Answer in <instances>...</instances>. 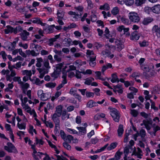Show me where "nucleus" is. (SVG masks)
I'll return each instance as SVG.
<instances>
[{
    "label": "nucleus",
    "instance_id": "13d9d810",
    "mask_svg": "<svg viewBox=\"0 0 160 160\" xmlns=\"http://www.w3.org/2000/svg\"><path fill=\"white\" fill-rule=\"evenodd\" d=\"M160 92V89L158 87H155L154 88L153 91H152L151 92L152 94H154L155 93H159Z\"/></svg>",
    "mask_w": 160,
    "mask_h": 160
},
{
    "label": "nucleus",
    "instance_id": "f704fd0d",
    "mask_svg": "<svg viewBox=\"0 0 160 160\" xmlns=\"http://www.w3.org/2000/svg\"><path fill=\"white\" fill-rule=\"evenodd\" d=\"M57 14L58 15V19H62L64 16V12L63 11H61L60 12H58Z\"/></svg>",
    "mask_w": 160,
    "mask_h": 160
},
{
    "label": "nucleus",
    "instance_id": "774afa93",
    "mask_svg": "<svg viewBox=\"0 0 160 160\" xmlns=\"http://www.w3.org/2000/svg\"><path fill=\"white\" fill-rule=\"evenodd\" d=\"M60 134L62 138L64 140L65 139V138H66V134L63 130H61L60 131Z\"/></svg>",
    "mask_w": 160,
    "mask_h": 160
},
{
    "label": "nucleus",
    "instance_id": "2eb2a0df",
    "mask_svg": "<svg viewBox=\"0 0 160 160\" xmlns=\"http://www.w3.org/2000/svg\"><path fill=\"white\" fill-rule=\"evenodd\" d=\"M32 23H37L38 24H40L42 26H44V24L41 21L39 18H34L30 20Z\"/></svg>",
    "mask_w": 160,
    "mask_h": 160
},
{
    "label": "nucleus",
    "instance_id": "f3484780",
    "mask_svg": "<svg viewBox=\"0 0 160 160\" xmlns=\"http://www.w3.org/2000/svg\"><path fill=\"white\" fill-rule=\"evenodd\" d=\"M139 35L138 32H134L132 34V37L131 39L132 40H137L139 38Z\"/></svg>",
    "mask_w": 160,
    "mask_h": 160
},
{
    "label": "nucleus",
    "instance_id": "69168bd1",
    "mask_svg": "<svg viewBox=\"0 0 160 160\" xmlns=\"http://www.w3.org/2000/svg\"><path fill=\"white\" fill-rule=\"evenodd\" d=\"M86 95L87 97L90 98L91 97H93L94 95V94L93 92H86Z\"/></svg>",
    "mask_w": 160,
    "mask_h": 160
},
{
    "label": "nucleus",
    "instance_id": "72a5a7b5",
    "mask_svg": "<svg viewBox=\"0 0 160 160\" xmlns=\"http://www.w3.org/2000/svg\"><path fill=\"white\" fill-rule=\"evenodd\" d=\"M22 30V28L21 26H18L16 28H14L13 33L16 34L18 32H21Z\"/></svg>",
    "mask_w": 160,
    "mask_h": 160
},
{
    "label": "nucleus",
    "instance_id": "412c9836",
    "mask_svg": "<svg viewBox=\"0 0 160 160\" xmlns=\"http://www.w3.org/2000/svg\"><path fill=\"white\" fill-rule=\"evenodd\" d=\"M112 79L111 80V81L112 82L114 83L116 82H119L116 73L112 74Z\"/></svg>",
    "mask_w": 160,
    "mask_h": 160
},
{
    "label": "nucleus",
    "instance_id": "9d476101",
    "mask_svg": "<svg viewBox=\"0 0 160 160\" xmlns=\"http://www.w3.org/2000/svg\"><path fill=\"white\" fill-rule=\"evenodd\" d=\"M59 117L56 114H54L52 116V118L53 121L54 122L55 124L56 125V126H59L60 121L58 118Z\"/></svg>",
    "mask_w": 160,
    "mask_h": 160
},
{
    "label": "nucleus",
    "instance_id": "603ef678",
    "mask_svg": "<svg viewBox=\"0 0 160 160\" xmlns=\"http://www.w3.org/2000/svg\"><path fill=\"white\" fill-rule=\"evenodd\" d=\"M18 45L21 47H22L24 49H27L28 47V44L25 43L23 44L22 42H20L18 44Z\"/></svg>",
    "mask_w": 160,
    "mask_h": 160
},
{
    "label": "nucleus",
    "instance_id": "39448f33",
    "mask_svg": "<svg viewBox=\"0 0 160 160\" xmlns=\"http://www.w3.org/2000/svg\"><path fill=\"white\" fill-rule=\"evenodd\" d=\"M54 52L57 54H55L54 56L55 61L58 62H59L62 61V58L60 57L62 55V52L61 51H58L56 49H54Z\"/></svg>",
    "mask_w": 160,
    "mask_h": 160
},
{
    "label": "nucleus",
    "instance_id": "a211bd4d",
    "mask_svg": "<svg viewBox=\"0 0 160 160\" xmlns=\"http://www.w3.org/2000/svg\"><path fill=\"white\" fill-rule=\"evenodd\" d=\"M153 20V19L152 18L148 17L144 18L143 21L142 23L143 24L146 25L152 22Z\"/></svg>",
    "mask_w": 160,
    "mask_h": 160
},
{
    "label": "nucleus",
    "instance_id": "864d4df0",
    "mask_svg": "<svg viewBox=\"0 0 160 160\" xmlns=\"http://www.w3.org/2000/svg\"><path fill=\"white\" fill-rule=\"evenodd\" d=\"M77 128L80 132H82L84 134H85L86 133V129L85 128L83 127H78Z\"/></svg>",
    "mask_w": 160,
    "mask_h": 160
},
{
    "label": "nucleus",
    "instance_id": "f8f14e48",
    "mask_svg": "<svg viewBox=\"0 0 160 160\" xmlns=\"http://www.w3.org/2000/svg\"><path fill=\"white\" fill-rule=\"evenodd\" d=\"M152 11L155 13L158 14L160 13V5H155L152 8Z\"/></svg>",
    "mask_w": 160,
    "mask_h": 160
},
{
    "label": "nucleus",
    "instance_id": "bb28decb",
    "mask_svg": "<svg viewBox=\"0 0 160 160\" xmlns=\"http://www.w3.org/2000/svg\"><path fill=\"white\" fill-rule=\"evenodd\" d=\"M137 149V151H136V154L137 155V158H141L142 156V152L139 148L138 147Z\"/></svg>",
    "mask_w": 160,
    "mask_h": 160
},
{
    "label": "nucleus",
    "instance_id": "20e7f679",
    "mask_svg": "<svg viewBox=\"0 0 160 160\" xmlns=\"http://www.w3.org/2000/svg\"><path fill=\"white\" fill-rule=\"evenodd\" d=\"M8 146H5L4 147V149L9 152H13L17 153L18 151L16 150L14 145L10 142H8L7 143Z\"/></svg>",
    "mask_w": 160,
    "mask_h": 160
},
{
    "label": "nucleus",
    "instance_id": "a878e982",
    "mask_svg": "<svg viewBox=\"0 0 160 160\" xmlns=\"http://www.w3.org/2000/svg\"><path fill=\"white\" fill-rule=\"evenodd\" d=\"M122 154V152H120L119 151H117L115 154L114 158L115 160H119L121 158V155Z\"/></svg>",
    "mask_w": 160,
    "mask_h": 160
},
{
    "label": "nucleus",
    "instance_id": "423d86ee",
    "mask_svg": "<svg viewBox=\"0 0 160 160\" xmlns=\"http://www.w3.org/2000/svg\"><path fill=\"white\" fill-rule=\"evenodd\" d=\"M37 69L40 74L39 77L41 78H42L45 74L47 73L48 72V70H47V69H46L45 68H38Z\"/></svg>",
    "mask_w": 160,
    "mask_h": 160
},
{
    "label": "nucleus",
    "instance_id": "4d7b16f0",
    "mask_svg": "<svg viewBox=\"0 0 160 160\" xmlns=\"http://www.w3.org/2000/svg\"><path fill=\"white\" fill-rule=\"evenodd\" d=\"M24 106L23 108L25 110H27V112H31V108L28 104H25L24 105Z\"/></svg>",
    "mask_w": 160,
    "mask_h": 160
},
{
    "label": "nucleus",
    "instance_id": "1a4fd4ad",
    "mask_svg": "<svg viewBox=\"0 0 160 160\" xmlns=\"http://www.w3.org/2000/svg\"><path fill=\"white\" fill-rule=\"evenodd\" d=\"M26 53L28 55H31L32 56H37L39 54L38 51H37L36 52L34 50H27L26 51Z\"/></svg>",
    "mask_w": 160,
    "mask_h": 160
},
{
    "label": "nucleus",
    "instance_id": "f03ea898",
    "mask_svg": "<svg viewBox=\"0 0 160 160\" xmlns=\"http://www.w3.org/2000/svg\"><path fill=\"white\" fill-rule=\"evenodd\" d=\"M129 14V18L131 22H138L139 21L140 18L137 13L135 12H131Z\"/></svg>",
    "mask_w": 160,
    "mask_h": 160
},
{
    "label": "nucleus",
    "instance_id": "2f4dec72",
    "mask_svg": "<svg viewBox=\"0 0 160 160\" xmlns=\"http://www.w3.org/2000/svg\"><path fill=\"white\" fill-rule=\"evenodd\" d=\"M119 12L118 8L117 7L114 8L111 11L112 13L114 15H116Z\"/></svg>",
    "mask_w": 160,
    "mask_h": 160
},
{
    "label": "nucleus",
    "instance_id": "4468645a",
    "mask_svg": "<svg viewBox=\"0 0 160 160\" xmlns=\"http://www.w3.org/2000/svg\"><path fill=\"white\" fill-rule=\"evenodd\" d=\"M62 107L61 105L58 106L56 108L55 112L54 114H56L58 117H60L62 114Z\"/></svg>",
    "mask_w": 160,
    "mask_h": 160
},
{
    "label": "nucleus",
    "instance_id": "8fccbe9b",
    "mask_svg": "<svg viewBox=\"0 0 160 160\" xmlns=\"http://www.w3.org/2000/svg\"><path fill=\"white\" fill-rule=\"evenodd\" d=\"M31 81L34 82L33 83L37 85H40L42 83L41 81L38 78H37L35 80H32Z\"/></svg>",
    "mask_w": 160,
    "mask_h": 160
},
{
    "label": "nucleus",
    "instance_id": "b1692460",
    "mask_svg": "<svg viewBox=\"0 0 160 160\" xmlns=\"http://www.w3.org/2000/svg\"><path fill=\"white\" fill-rule=\"evenodd\" d=\"M37 63L36 64V66L38 68L41 67L42 66V63L43 62V59L41 58H37Z\"/></svg>",
    "mask_w": 160,
    "mask_h": 160
},
{
    "label": "nucleus",
    "instance_id": "7c9ffc66",
    "mask_svg": "<svg viewBox=\"0 0 160 160\" xmlns=\"http://www.w3.org/2000/svg\"><path fill=\"white\" fill-rule=\"evenodd\" d=\"M23 74H26L27 76H28L29 77V79L32 81V79L30 78L32 75V72L31 70H25L23 71Z\"/></svg>",
    "mask_w": 160,
    "mask_h": 160
},
{
    "label": "nucleus",
    "instance_id": "5fc2aeb1",
    "mask_svg": "<svg viewBox=\"0 0 160 160\" xmlns=\"http://www.w3.org/2000/svg\"><path fill=\"white\" fill-rule=\"evenodd\" d=\"M142 122H144V124L145 126L149 125V124H152V123L151 119H150L148 120H143Z\"/></svg>",
    "mask_w": 160,
    "mask_h": 160
},
{
    "label": "nucleus",
    "instance_id": "6ab92c4d",
    "mask_svg": "<svg viewBox=\"0 0 160 160\" xmlns=\"http://www.w3.org/2000/svg\"><path fill=\"white\" fill-rule=\"evenodd\" d=\"M99 9L100 10H104L106 11H108L110 9V8L109 4L106 3L103 5L100 6Z\"/></svg>",
    "mask_w": 160,
    "mask_h": 160
},
{
    "label": "nucleus",
    "instance_id": "ea45409f",
    "mask_svg": "<svg viewBox=\"0 0 160 160\" xmlns=\"http://www.w3.org/2000/svg\"><path fill=\"white\" fill-rule=\"evenodd\" d=\"M134 0H125V3L126 5L128 6H131L134 3Z\"/></svg>",
    "mask_w": 160,
    "mask_h": 160
},
{
    "label": "nucleus",
    "instance_id": "680f3d73",
    "mask_svg": "<svg viewBox=\"0 0 160 160\" xmlns=\"http://www.w3.org/2000/svg\"><path fill=\"white\" fill-rule=\"evenodd\" d=\"M19 54L23 57L26 58L27 57L26 54L24 52H22L21 48L19 49Z\"/></svg>",
    "mask_w": 160,
    "mask_h": 160
},
{
    "label": "nucleus",
    "instance_id": "6e6552de",
    "mask_svg": "<svg viewBox=\"0 0 160 160\" xmlns=\"http://www.w3.org/2000/svg\"><path fill=\"white\" fill-rule=\"evenodd\" d=\"M96 59V56L94 55L92 57H90L89 60L88 61L90 66L94 67L96 66V63L95 61Z\"/></svg>",
    "mask_w": 160,
    "mask_h": 160
},
{
    "label": "nucleus",
    "instance_id": "c756f323",
    "mask_svg": "<svg viewBox=\"0 0 160 160\" xmlns=\"http://www.w3.org/2000/svg\"><path fill=\"white\" fill-rule=\"evenodd\" d=\"M86 1L88 4V9H91L93 7L94 5L92 0H87Z\"/></svg>",
    "mask_w": 160,
    "mask_h": 160
},
{
    "label": "nucleus",
    "instance_id": "5701e85b",
    "mask_svg": "<svg viewBox=\"0 0 160 160\" xmlns=\"http://www.w3.org/2000/svg\"><path fill=\"white\" fill-rule=\"evenodd\" d=\"M118 143L116 142L112 143L110 145L107 147V149L108 150H111L114 149L117 146Z\"/></svg>",
    "mask_w": 160,
    "mask_h": 160
},
{
    "label": "nucleus",
    "instance_id": "4c0bfd02",
    "mask_svg": "<svg viewBox=\"0 0 160 160\" xmlns=\"http://www.w3.org/2000/svg\"><path fill=\"white\" fill-rule=\"evenodd\" d=\"M111 52L109 50L107 49H106L104 51H103L102 52V54L105 56V57H108L111 54Z\"/></svg>",
    "mask_w": 160,
    "mask_h": 160
},
{
    "label": "nucleus",
    "instance_id": "c9c22d12",
    "mask_svg": "<svg viewBox=\"0 0 160 160\" xmlns=\"http://www.w3.org/2000/svg\"><path fill=\"white\" fill-rule=\"evenodd\" d=\"M56 83L55 82H49L45 84V86L50 88H53L55 87L56 85Z\"/></svg>",
    "mask_w": 160,
    "mask_h": 160
},
{
    "label": "nucleus",
    "instance_id": "de8ad7c7",
    "mask_svg": "<svg viewBox=\"0 0 160 160\" xmlns=\"http://www.w3.org/2000/svg\"><path fill=\"white\" fill-rule=\"evenodd\" d=\"M17 126L20 129H25L26 128V125L24 123L20 124L19 122H18Z\"/></svg>",
    "mask_w": 160,
    "mask_h": 160
},
{
    "label": "nucleus",
    "instance_id": "e2e57ef3",
    "mask_svg": "<svg viewBox=\"0 0 160 160\" xmlns=\"http://www.w3.org/2000/svg\"><path fill=\"white\" fill-rule=\"evenodd\" d=\"M0 55H1L3 59L5 61L6 59L7 55L5 51H2L0 52Z\"/></svg>",
    "mask_w": 160,
    "mask_h": 160
},
{
    "label": "nucleus",
    "instance_id": "49530a36",
    "mask_svg": "<svg viewBox=\"0 0 160 160\" xmlns=\"http://www.w3.org/2000/svg\"><path fill=\"white\" fill-rule=\"evenodd\" d=\"M32 131L34 132L35 134H37L36 131L35 129L33 128V126L32 125H30L29 132V133H31L32 135L33 134Z\"/></svg>",
    "mask_w": 160,
    "mask_h": 160
},
{
    "label": "nucleus",
    "instance_id": "473e14b6",
    "mask_svg": "<svg viewBox=\"0 0 160 160\" xmlns=\"http://www.w3.org/2000/svg\"><path fill=\"white\" fill-rule=\"evenodd\" d=\"M63 75L62 78L63 79V80L62 81V83L63 85H64L67 83V81L66 80L67 74L66 73H64L63 72H62Z\"/></svg>",
    "mask_w": 160,
    "mask_h": 160
},
{
    "label": "nucleus",
    "instance_id": "a19ab883",
    "mask_svg": "<svg viewBox=\"0 0 160 160\" xmlns=\"http://www.w3.org/2000/svg\"><path fill=\"white\" fill-rule=\"evenodd\" d=\"M73 137L71 135H68L65 138V139L64 140L66 142L67 141H68V143H70L71 141L73 140Z\"/></svg>",
    "mask_w": 160,
    "mask_h": 160
},
{
    "label": "nucleus",
    "instance_id": "ddd939ff",
    "mask_svg": "<svg viewBox=\"0 0 160 160\" xmlns=\"http://www.w3.org/2000/svg\"><path fill=\"white\" fill-rule=\"evenodd\" d=\"M98 105L97 103L92 100L88 101L87 104V107L89 108H92L94 106H97Z\"/></svg>",
    "mask_w": 160,
    "mask_h": 160
},
{
    "label": "nucleus",
    "instance_id": "4be33fe9",
    "mask_svg": "<svg viewBox=\"0 0 160 160\" xmlns=\"http://www.w3.org/2000/svg\"><path fill=\"white\" fill-rule=\"evenodd\" d=\"M7 29H4V31L5 33L8 34L9 33H12V32H13L14 28L9 25L7 26Z\"/></svg>",
    "mask_w": 160,
    "mask_h": 160
},
{
    "label": "nucleus",
    "instance_id": "e433bc0d",
    "mask_svg": "<svg viewBox=\"0 0 160 160\" xmlns=\"http://www.w3.org/2000/svg\"><path fill=\"white\" fill-rule=\"evenodd\" d=\"M43 64L44 67L46 68V69H47L48 70L51 67L49 66V63L48 60H47L43 62Z\"/></svg>",
    "mask_w": 160,
    "mask_h": 160
},
{
    "label": "nucleus",
    "instance_id": "37998d69",
    "mask_svg": "<svg viewBox=\"0 0 160 160\" xmlns=\"http://www.w3.org/2000/svg\"><path fill=\"white\" fill-rule=\"evenodd\" d=\"M63 63H61L58 65H57L56 67V70L59 71V72H61L62 68V66L63 65Z\"/></svg>",
    "mask_w": 160,
    "mask_h": 160
},
{
    "label": "nucleus",
    "instance_id": "58836bf2",
    "mask_svg": "<svg viewBox=\"0 0 160 160\" xmlns=\"http://www.w3.org/2000/svg\"><path fill=\"white\" fill-rule=\"evenodd\" d=\"M146 0H136L135 4L137 6H141L143 3H144Z\"/></svg>",
    "mask_w": 160,
    "mask_h": 160
},
{
    "label": "nucleus",
    "instance_id": "a18cd8bd",
    "mask_svg": "<svg viewBox=\"0 0 160 160\" xmlns=\"http://www.w3.org/2000/svg\"><path fill=\"white\" fill-rule=\"evenodd\" d=\"M139 135L142 138H144L146 135V133L145 130L143 129H142L139 133Z\"/></svg>",
    "mask_w": 160,
    "mask_h": 160
},
{
    "label": "nucleus",
    "instance_id": "6e6d98bb",
    "mask_svg": "<svg viewBox=\"0 0 160 160\" xmlns=\"http://www.w3.org/2000/svg\"><path fill=\"white\" fill-rule=\"evenodd\" d=\"M56 41L55 39L53 38H50L48 39V45L50 46H52L53 45V42Z\"/></svg>",
    "mask_w": 160,
    "mask_h": 160
},
{
    "label": "nucleus",
    "instance_id": "f257e3e1",
    "mask_svg": "<svg viewBox=\"0 0 160 160\" xmlns=\"http://www.w3.org/2000/svg\"><path fill=\"white\" fill-rule=\"evenodd\" d=\"M148 71V72H145L143 73L145 78L147 79L155 76L157 73L154 70V66L153 65L152 66V68H149Z\"/></svg>",
    "mask_w": 160,
    "mask_h": 160
},
{
    "label": "nucleus",
    "instance_id": "c03bdc74",
    "mask_svg": "<svg viewBox=\"0 0 160 160\" xmlns=\"http://www.w3.org/2000/svg\"><path fill=\"white\" fill-rule=\"evenodd\" d=\"M86 54L87 55H88V57L89 58H90V57H92L93 56H92L91 55H94V53L93 51L90 50H87Z\"/></svg>",
    "mask_w": 160,
    "mask_h": 160
},
{
    "label": "nucleus",
    "instance_id": "aec40b11",
    "mask_svg": "<svg viewBox=\"0 0 160 160\" xmlns=\"http://www.w3.org/2000/svg\"><path fill=\"white\" fill-rule=\"evenodd\" d=\"M123 126L122 125L120 124L118 128V136L121 137L123 132Z\"/></svg>",
    "mask_w": 160,
    "mask_h": 160
},
{
    "label": "nucleus",
    "instance_id": "052dcab7",
    "mask_svg": "<svg viewBox=\"0 0 160 160\" xmlns=\"http://www.w3.org/2000/svg\"><path fill=\"white\" fill-rule=\"evenodd\" d=\"M141 68L142 70L145 71H146V72H147L148 69H149V68L148 66H146L144 65L141 64Z\"/></svg>",
    "mask_w": 160,
    "mask_h": 160
},
{
    "label": "nucleus",
    "instance_id": "338daca9",
    "mask_svg": "<svg viewBox=\"0 0 160 160\" xmlns=\"http://www.w3.org/2000/svg\"><path fill=\"white\" fill-rule=\"evenodd\" d=\"M36 141L37 144H38V143H39L42 145L44 143L43 141L42 140H39L37 137H36Z\"/></svg>",
    "mask_w": 160,
    "mask_h": 160
},
{
    "label": "nucleus",
    "instance_id": "0e129e2a",
    "mask_svg": "<svg viewBox=\"0 0 160 160\" xmlns=\"http://www.w3.org/2000/svg\"><path fill=\"white\" fill-rule=\"evenodd\" d=\"M5 128H6L7 130L9 131V132H12L11 129V126L10 125L8 124H6L5 125Z\"/></svg>",
    "mask_w": 160,
    "mask_h": 160
},
{
    "label": "nucleus",
    "instance_id": "7ed1b4c3",
    "mask_svg": "<svg viewBox=\"0 0 160 160\" xmlns=\"http://www.w3.org/2000/svg\"><path fill=\"white\" fill-rule=\"evenodd\" d=\"M111 115L113 118V120L116 122H119L120 116L118 112L115 108H113L111 111Z\"/></svg>",
    "mask_w": 160,
    "mask_h": 160
},
{
    "label": "nucleus",
    "instance_id": "393cba45",
    "mask_svg": "<svg viewBox=\"0 0 160 160\" xmlns=\"http://www.w3.org/2000/svg\"><path fill=\"white\" fill-rule=\"evenodd\" d=\"M60 72L57 70H55L54 72L51 74V76L54 79L56 78L59 76Z\"/></svg>",
    "mask_w": 160,
    "mask_h": 160
},
{
    "label": "nucleus",
    "instance_id": "bf43d9fd",
    "mask_svg": "<svg viewBox=\"0 0 160 160\" xmlns=\"http://www.w3.org/2000/svg\"><path fill=\"white\" fill-rule=\"evenodd\" d=\"M29 87V85L27 83H26L25 84L24 83L21 86V88L22 89H27Z\"/></svg>",
    "mask_w": 160,
    "mask_h": 160
},
{
    "label": "nucleus",
    "instance_id": "79ce46f5",
    "mask_svg": "<svg viewBox=\"0 0 160 160\" xmlns=\"http://www.w3.org/2000/svg\"><path fill=\"white\" fill-rule=\"evenodd\" d=\"M130 113L134 117H136L138 114V112L135 109H131L130 110Z\"/></svg>",
    "mask_w": 160,
    "mask_h": 160
},
{
    "label": "nucleus",
    "instance_id": "3c124183",
    "mask_svg": "<svg viewBox=\"0 0 160 160\" xmlns=\"http://www.w3.org/2000/svg\"><path fill=\"white\" fill-rule=\"evenodd\" d=\"M121 19L122 22L124 24H128L130 23L129 20L128 19L125 18V17H122L121 18Z\"/></svg>",
    "mask_w": 160,
    "mask_h": 160
},
{
    "label": "nucleus",
    "instance_id": "09e8293b",
    "mask_svg": "<svg viewBox=\"0 0 160 160\" xmlns=\"http://www.w3.org/2000/svg\"><path fill=\"white\" fill-rule=\"evenodd\" d=\"M63 147L68 150H70L71 149V146L67 142H65L63 143Z\"/></svg>",
    "mask_w": 160,
    "mask_h": 160
},
{
    "label": "nucleus",
    "instance_id": "dca6fc26",
    "mask_svg": "<svg viewBox=\"0 0 160 160\" xmlns=\"http://www.w3.org/2000/svg\"><path fill=\"white\" fill-rule=\"evenodd\" d=\"M152 31L153 32H156L157 35L158 37H160V25L159 28L157 25H155L152 29Z\"/></svg>",
    "mask_w": 160,
    "mask_h": 160
},
{
    "label": "nucleus",
    "instance_id": "c85d7f7f",
    "mask_svg": "<svg viewBox=\"0 0 160 160\" xmlns=\"http://www.w3.org/2000/svg\"><path fill=\"white\" fill-rule=\"evenodd\" d=\"M160 130V127L158 126H156L155 127H153V132H149L150 134H153L154 136H156V132L159 130Z\"/></svg>",
    "mask_w": 160,
    "mask_h": 160
},
{
    "label": "nucleus",
    "instance_id": "9b49d317",
    "mask_svg": "<svg viewBox=\"0 0 160 160\" xmlns=\"http://www.w3.org/2000/svg\"><path fill=\"white\" fill-rule=\"evenodd\" d=\"M31 46L33 49H35L36 52L38 51V53L39 54L40 51L42 49V46L39 45L35 44L34 43L31 44Z\"/></svg>",
    "mask_w": 160,
    "mask_h": 160
},
{
    "label": "nucleus",
    "instance_id": "0eeeda50",
    "mask_svg": "<svg viewBox=\"0 0 160 160\" xmlns=\"http://www.w3.org/2000/svg\"><path fill=\"white\" fill-rule=\"evenodd\" d=\"M29 33L26 30H24L21 33L20 35L22 39L24 41L27 40L28 37L29 35Z\"/></svg>",
    "mask_w": 160,
    "mask_h": 160
},
{
    "label": "nucleus",
    "instance_id": "cd10ccee",
    "mask_svg": "<svg viewBox=\"0 0 160 160\" xmlns=\"http://www.w3.org/2000/svg\"><path fill=\"white\" fill-rule=\"evenodd\" d=\"M47 141H48L50 146L52 148H54L56 152V153L57 154H58L59 152V151L58 150L56 147L55 145H54V144H52V143L51 142V141H50L47 140Z\"/></svg>",
    "mask_w": 160,
    "mask_h": 160
}]
</instances>
